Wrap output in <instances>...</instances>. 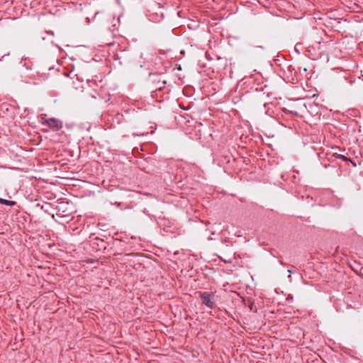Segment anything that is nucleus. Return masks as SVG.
Listing matches in <instances>:
<instances>
[{
    "label": "nucleus",
    "mask_w": 363,
    "mask_h": 363,
    "mask_svg": "<svg viewBox=\"0 0 363 363\" xmlns=\"http://www.w3.org/2000/svg\"><path fill=\"white\" fill-rule=\"evenodd\" d=\"M43 125H46L54 131H57L62 128V123L55 118H47L46 115H41L39 119Z\"/></svg>",
    "instance_id": "f257e3e1"
},
{
    "label": "nucleus",
    "mask_w": 363,
    "mask_h": 363,
    "mask_svg": "<svg viewBox=\"0 0 363 363\" xmlns=\"http://www.w3.org/2000/svg\"><path fill=\"white\" fill-rule=\"evenodd\" d=\"M150 78L152 82L155 84V90H161L163 89L164 84H166V80L164 79H162V77L161 75L158 76L155 74H151Z\"/></svg>",
    "instance_id": "f03ea898"
},
{
    "label": "nucleus",
    "mask_w": 363,
    "mask_h": 363,
    "mask_svg": "<svg viewBox=\"0 0 363 363\" xmlns=\"http://www.w3.org/2000/svg\"><path fill=\"white\" fill-rule=\"evenodd\" d=\"M200 297L201 298L202 303L206 306L211 308L213 307L214 303L212 301L211 294L207 293H200Z\"/></svg>",
    "instance_id": "7ed1b4c3"
},
{
    "label": "nucleus",
    "mask_w": 363,
    "mask_h": 363,
    "mask_svg": "<svg viewBox=\"0 0 363 363\" xmlns=\"http://www.w3.org/2000/svg\"><path fill=\"white\" fill-rule=\"evenodd\" d=\"M0 203L5 204L6 206H14L16 204V202L13 201H9V200L0 198Z\"/></svg>",
    "instance_id": "20e7f679"
},
{
    "label": "nucleus",
    "mask_w": 363,
    "mask_h": 363,
    "mask_svg": "<svg viewBox=\"0 0 363 363\" xmlns=\"http://www.w3.org/2000/svg\"><path fill=\"white\" fill-rule=\"evenodd\" d=\"M338 157H339V158H341V159H342V160H347V158H346L344 155H338Z\"/></svg>",
    "instance_id": "39448f33"
},
{
    "label": "nucleus",
    "mask_w": 363,
    "mask_h": 363,
    "mask_svg": "<svg viewBox=\"0 0 363 363\" xmlns=\"http://www.w3.org/2000/svg\"><path fill=\"white\" fill-rule=\"evenodd\" d=\"M252 306H253V305H252V303H251V304H250V310H251V311H252V310H253V308H252Z\"/></svg>",
    "instance_id": "423d86ee"
},
{
    "label": "nucleus",
    "mask_w": 363,
    "mask_h": 363,
    "mask_svg": "<svg viewBox=\"0 0 363 363\" xmlns=\"http://www.w3.org/2000/svg\"><path fill=\"white\" fill-rule=\"evenodd\" d=\"M230 294H233V295H236V293H235V292H234V291H231V292H230Z\"/></svg>",
    "instance_id": "0eeeda50"
},
{
    "label": "nucleus",
    "mask_w": 363,
    "mask_h": 363,
    "mask_svg": "<svg viewBox=\"0 0 363 363\" xmlns=\"http://www.w3.org/2000/svg\"><path fill=\"white\" fill-rule=\"evenodd\" d=\"M48 33H50V34H51V35H53V34H54L52 31H50V32H49Z\"/></svg>",
    "instance_id": "6e6552de"
},
{
    "label": "nucleus",
    "mask_w": 363,
    "mask_h": 363,
    "mask_svg": "<svg viewBox=\"0 0 363 363\" xmlns=\"http://www.w3.org/2000/svg\"><path fill=\"white\" fill-rule=\"evenodd\" d=\"M288 272L291 274V270L289 269Z\"/></svg>",
    "instance_id": "1a4fd4ad"
}]
</instances>
